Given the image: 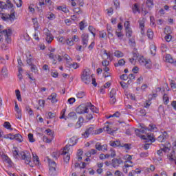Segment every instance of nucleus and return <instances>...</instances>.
I'll list each match as a JSON object with an SVG mask.
<instances>
[{
	"mask_svg": "<svg viewBox=\"0 0 176 176\" xmlns=\"http://www.w3.org/2000/svg\"><path fill=\"white\" fill-rule=\"evenodd\" d=\"M12 152L15 159L19 157L21 160H25V164H30L31 163V153L28 151H21L19 154L17 150H14Z\"/></svg>",
	"mask_w": 176,
	"mask_h": 176,
	"instance_id": "1",
	"label": "nucleus"
},
{
	"mask_svg": "<svg viewBox=\"0 0 176 176\" xmlns=\"http://www.w3.org/2000/svg\"><path fill=\"white\" fill-rule=\"evenodd\" d=\"M80 79L85 85H90L91 82V75L90 74V69H84L81 73Z\"/></svg>",
	"mask_w": 176,
	"mask_h": 176,
	"instance_id": "2",
	"label": "nucleus"
},
{
	"mask_svg": "<svg viewBox=\"0 0 176 176\" xmlns=\"http://www.w3.org/2000/svg\"><path fill=\"white\" fill-rule=\"evenodd\" d=\"M10 35H12V30L11 29H5L3 31L0 32V42L3 41V36L6 38L5 42L7 43H11L12 39L10 38Z\"/></svg>",
	"mask_w": 176,
	"mask_h": 176,
	"instance_id": "3",
	"label": "nucleus"
},
{
	"mask_svg": "<svg viewBox=\"0 0 176 176\" xmlns=\"http://www.w3.org/2000/svg\"><path fill=\"white\" fill-rule=\"evenodd\" d=\"M16 12H14V9L11 10L10 14H3L1 16L2 20L4 21H10V23H13L14 20H16V15L14 14Z\"/></svg>",
	"mask_w": 176,
	"mask_h": 176,
	"instance_id": "4",
	"label": "nucleus"
},
{
	"mask_svg": "<svg viewBox=\"0 0 176 176\" xmlns=\"http://www.w3.org/2000/svg\"><path fill=\"white\" fill-rule=\"evenodd\" d=\"M138 61L140 65H144L147 69H151L152 67V61H151V60L145 59L144 56L139 57Z\"/></svg>",
	"mask_w": 176,
	"mask_h": 176,
	"instance_id": "5",
	"label": "nucleus"
},
{
	"mask_svg": "<svg viewBox=\"0 0 176 176\" xmlns=\"http://www.w3.org/2000/svg\"><path fill=\"white\" fill-rule=\"evenodd\" d=\"M49 166H50V172L49 174L52 176L56 175V167H57V164H56V162L52 161L50 158L47 159Z\"/></svg>",
	"mask_w": 176,
	"mask_h": 176,
	"instance_id": "6",
	"label": "nucleus"
},
{
	"mask_svg": "<svg viewBox=\"0 0 176 176\" xmlns=\"http://www.w3.org/2000/svg\"><path fill=\"white\" fill-rule=\"evenodd\" d=\"M76 112L78 113V115H83V113H89V108H87V106H86V104H82L79 105L76 109Z\"/></svg>",
	"mask_w": 176,
	"mask_h": 176,
	"instance_id": "7",
	"label": "nucleus"
},
{
	"mask_svg": "<svg viewBox=\"0 0 176 176\" xmlns=\"http://www.w3.org/2000/svg\"><path fill=\"white\" fill-rule=\"evenodd\" d=\"M81 41L82 45V48L85 49L87 47V43H89V34L84 33L81 36Z\"/></svg>",
	"mask_w": 176,
	"mask_h": 176,
	"instance_id": "8",
	"label": "nucleus"
},
{
	"mask_svg": "<svg viewBox=\"0 0 176 176\" xmlns=\"http://www.w3.org/2000/svg\"><path fill=\"white\" fill-rule=\"evenodd\" d=\"M95 148L96 149H97V151H102V152H106L107 151H108V145L107 144L101 145V143L100 142H97L96 144Z\"/></svg>",
	"mask_w": 176,
	"mask_h": 176,
	"instance_id": "9",
	"label": "nucleus"
},
{
	"mask_svg": "<svg viewBox=\"0 0 176 176\" xmlns=\"http://www.w3.org/2000/svg\"><path fill=\"white\" fill-rule=\"evenodd\" d=\"M111 164L114 168L119 167L120 164H123V160L121 158H114L111 160Z\"/></svg>",
	"mask_w": 176,
	"mask_h": 176,
	"instance_id": "10",
	"label": "nucleus"
},
{
	"mask_svg": "<svg viewBox=\"0 0 176 176\" xmlns=\"http://www.w3.org/2000/svg\"><path fill=\"white\" fill-rule=\"evenodd\" d=\"M0 6L2 9H6L8 7L10 9H13V3H12L10 0H7L6 3L3 2L0 3Z\"/></svg>",
	"mask_w": 176,
	"mask_h": 176,
	"instance_id": "11",
	"label": "nucleus"
},
{
	"mask_svg": "<svg viewBox=\"0 0 176 176\" xmlns=\"http://www.w3.org/2000/svg\"><path fill=\"white\" fill-rule=\"evenodd\" d=\"M168 138V135H167V132L164 131L162 135H160L157 138V141H159V142H164L166 140H167Z\"/></svg>",
	"mask_w": 176,
	"mask_h": 176,
	"instance_id": "12",
	"label": "nucleus"
},
{
	"mask_svg": "<svg viewBox=\"0 0 176 176\" xmlns=\"http://www.w3.org/2000/svg\"><path fill=\"white\" fill-rule=\"evenodd\" d=\"M49 58H51V60L56 59L58 61L61 62L63 61V58L60 55H55L54 54L50 52L49 54Z\"/></svg>",
	"mask_w": 176,
	"mask_h": 176,
	"instance_id": "13",
	"label": "nucleus"
},
{
	"mask_svg": "<svg viewBox=\"0 0 176 176\" xmlns=\"http://www.w3.org/2000/svg\"><path fill=\"white\" fill-rule=\"evenodd\" d=\"M45 41L47 42V43H52L54 39L53 34H52V33H50V32L48 30V32H45Z\"/></svg>",
	"mask_w": 176,
	"mask_h": 176,
	"instance_id": "14",
	"label": "nucleus"
},
{
	"mask_svg": "<svg viewBox=\"0 0 176 176\" xmlns=\"http://www.w3.org/2000/svg\"><path fill=\"white\" fill-rule=\"evenodd\" d=\"M142 140H149L152 142H155V138L152 133H147L146 135H142Z\"/></svg>",
	"mask_w": 176,
	"mask_h": 176,
	"instance_id": "15",
	"label": "nucleus"
},
{
	"mask_svg": "<svg viewBox=\"0 0 176 176\" xmlns=\"http://www.w3.org/2000/svg\"><path fill=\"white\" fill-rule=\"evenodd\" d=\"M48 100H50L52 104L57 102V94H56V93H52L51 96L48 97Z\"/></svg>",
	"mask_w": 176,
	"mask_h": 176,
	"instance_id": "16",
	"label": "nucleus"
},
{
	"mask_svg": "<svg viewBox=\"0 0 176 176\" xmlns=\"http://www.w3.org/2000/svg\"><path fill=\"white\" fill-rule=\"evenodd\" d=\"M140 28L141 30L142 35H144L145 34V22L144 21H139Z\"/></svg>",
	"mask_w": 176,
	"mask_h": 176,
	"instance_id": "17",
	"label": "nucleus"
},
{
	"mask_svg": "<svg viewBox=\"0 0 176 176\" xmlns=\"http://www.w3.org/2000/svg\"><path fill=\"white\" fill-rule=\"evenodd\" d=\"M144 129L145 130H148V131H157V127L153 124H150L148 127H144Z\"/></svg>",
	"mask_w": 176,
	"mask_h": 176,
	"instance_id": "18",
	"label": "nucleus"
},
{
	"mask_svg": "<svg viewBox=\"0 0 176 176\" xmlns=\"http://www.w3.org/2000/svg\"><path fill=\"white\" fill-rule=\"evenodd\" d=\"M164 61L169 63L170 64H174V59L170 54H166L164 58Z\"/></svg>",
	"mask_w": 176,
	"mask_h": 176,
	"instance_id": "19",
	"label": "nucleus"
},
{
	"mask_svg": "<svg viewBox=\"0 0 176 176\" xmlns=\"http://www.w3.org/2000/svg\"><path fill=\"white\" fill-rule=\"evenodd\" d=\"M69 146H71V144H67L64 148L63 150L60 151V155H67V153H69Z\"/></svg>",
	"mask_w": 176,
	"mask_h": 176,
	"instance_id": "20",
	"label": "nucleus"
},
{
	"mask_svg": "<svg viewBox=\"0 0 176 176\" xmlns=\"http://www.w3.org/2000/svg\"><path fill=\"white\" fill-rule=\"evenodd\" d=\"M110 146H113V148H116L118 146H120L122 144H120V141L117 140V141H111L110 143Z\"/></svg>",
	"mask_w": 176,
	"mask_h": 176,
	"instance_id": "21",
	"label": "nucleus"
},
{
	"mask_svg": "<svg viewBox=\"0 0 176 176\" xmlns=\"http://www.w3.org/2000/svg\"><path fill=\"white\" fill-rule=\"evenodd\" d=\"M1 158L3 159V160H4V162H6V163H8L10 166H12V160H10V158H9V157H8V155L3 154L1 155Z\"/></svg>",
	"mask_w": 176,
	"mask_h": 176,
	"instance_id": "22",
	"label": "nucleus"
},
{
	"mask_svg": "<svg viewBox=\"0 0 176 176\" xmlns=\"http://www.w3.org/2000/svg\"><path fill=\"white\" fill-rule=\"evenodd\" d=\"M84 120H85V119H83V117H80L78 118V122L76 124V127L77 129H80V127H82V124Z\"/></svg>",
	"mask_w": 176,
	"mask_h": 176,
	"instance_id": "23",
	"label": "nucleus"
},
{
	"mask_svg": "<svg viewBox=\"0 0 176 176\" xmlns=\"http://www.w3.org/2000/svg\"><path fill=\"white\" fill-rule=\"evenodd\" d=\"M103 130L104 131H107L108 134H113L115 133V130L112 129L109 126H106L103 128Z\"/></svg>",
	"mask_w": 176,
	"mask_h": 176,
	"instance_id": "24",
	"label": "nucleus"
},
{
	"mask_svg": "<svg viewBox=\"0 0 176 176\" xmlns=\"http://www.w3.org/2000/svg\"><path fill=\"white\" fill-rule=\"evenodd\" d=\"M120 148H124L125 151H130V149H131V144L130 143L122 144L120 146Z\"/></svg>",
	"mask_w": 176,
	"mask_h": 176,
	"instance_id": "25",
	"label": "nucleus"
},
{
	"mask_svg": "<svg viewBox=\"0 0 176 176\" xmlns=\"http://www.w3.org/2000/svg\"><path fill=\"white\" fill-rule=\"evenodd\" d=\"M132 10L133 12V13H141V10H140V7L138 6V3H135L133 5V7L132 8Z\"/></svg>",
	"mask_w": 176,
	"mask_h": 176,
	"instance_id": "26",
	"label": "nucleus"
},
{
	"mask_svg": "<svg viewBox=\"0 0 176 176\" xmlns=\"http://www.w3.org/2000/svg\"><path fill=\"white\" fill-rule=\"evenodd\" d=\"M126 64V61H124V59H120L118 60V63H116L114 65L115 67H123Z\"/></svg>",
	"mask_w": 176,
	"mask_h": 176,
	"instance_id": "27",
	"label": "nucleus"
},
{
	"mask_svg": "<svg viewBox=\"0 0 176 176\" xmlns=\"http://www.w3.org/2000/svg\"><path fill=\"white\" fill-rule=\"evenodd\" d=\"M169 160L170 162H174V160H175L176 157H175V152L174 151H173L171 152V153L169 154V157H168Z\"/></svg>",
	"mask_w": 176,
	"mask_h": 176,
	"instance_id": "28",
	"label": "nucleus"
},
{
	"mask_svg": "<svg viewBox=\"0 0 176 176\" xmlns=\"http://www.w3.org/2000/svg\"><path fill=\"white\" fill-rule=\"evenodd\" d=\"M46 17L48 19V20H54V19H56V15L52 12H49L46 15Z\"/></svg>",
	"mask_w": 176,
	"mask_h": 176,
	"instance_id": "29",
	"label": "nucleus"
},
{
	"mask_svg": "<svg viewBox=\"0 0 176 176\" xmlns=\"http://www.w3.org/2000/svg\"><path fill=\"white\" fill-rule=\"evenodd\" d=\"M150 51L153 56H155L156 54V46L155 45H151L150 46Z\"/></svg>",
	"mask_w": 176,
	"mask_h": 176,
	"instance_id": "30",
	"label": "nucleus"
},
{
	"mask_svg": "<svg viewBox=\"0 0 176 176\" xmlns=\"http://www.w3.org/2000/svg\"><path fill=\"white\" fill-rule=\"evenodd\" d=\"M147 36L148 39H153V32L152 31V29H148L147 30Z\"/></svg>",
	"mask_w": 176,
	"mask_h": 176,
	"instance_id": "31",
	"label": "nucleus"
},
{
	"mask_svg": "<svg viewBox=\"0 0 176 176\" xmlns=\"http://www.w3.org/2000/svg\"><path fill=\"white\" fill-rule=\"evenodd\" d=\"M163 100H164V104H165V105H167V104H168L170 100L168 98V96L167 95V94H164L163 96Z\"/></svg>",
	"mask_w": 176,
	"mask_h": 176,
	"instance_id": "32",
	"label": "nucleus"
},
{
	"mask_svg": "<svg viewBox=\"0 0 176 176\" xmlns=\"http://www.w3.org/2000/svg\"><path fill=\"white\" fill-rule=\"evenodd\" d=\"M77 143H78V140L75 139V138H72L69 140L70 146H74V145H76Z\"/></svg>",
	"mask_w": 176,
	"mask_h": 176,
	"instance_id": "33",
	"label": "nucleus"
},
{
	"mask_svg": "<svg viewBox=\"0 0 176 176\" xmlns=\"http://www.w3.org/2000/svg\"><path fill=\"white\" fill-rule=\"evenodd\" d=\"M69 118H71L74 120H76L78 119V116H76V113L75 112H71L68 115Z\"/></svg>",
	"mask_w": 176,
	"mask_h": 176,
	"instance_id": "34",
	"label": "nucleus"
},
{
	"mask_svg": "<svg viewBox=\"0 0 176 176\" xmlns=\"http://www.w3.org/2000/svg\"><path fill=\"white\" fill-rule=\"evenodd\" d=\"M116 35L120 39H123L124 34L120 30H116Z\"/></svg>",
	"mask_w": 176,
	"mask_h": 176,
	"instance_id": "35",
	"label": "nucleus"
},
{
	"mask_svg": "<svg viewBox=\"0 0 176 176\" xmlns=\"http://www.w3.org/2000/svg\"><path fill=\"white\" fill-rule=\"evenodd\" d=\"M9 43H8V42L3 43V44H1V49L3 50H8V49H9Z\"/></svg>",
	"mask_w": 176,
	"mask_h": 176,
	"instance_id": "36",
	"label": "nucleus"
},
{
	"mask_svg": "<svg viewBox=\"0 0 176 176\" xmlns=\"http://www.w3.org/2000/svg\"><path fill=\"white\" fill-rule=\"evenodd\" d=\"M14 140L18 141L19 142H23V136H21L20 134H16Z\"/></svg>",
	"mask_w": 176,
	"mask_h": 176,
	"instance_id": "37",
	"label": "nucleus"
},
{
	"mask_svg": "<svg viewBox=\"0 0 176 176\" xmlns=\"http://www.w3.org/2000/svg\"><path fill=\"white\" fill-rule=\"evenodd\" d=\"M1 75L3 76V78H8V69H6V68L5 67L2 68Z\"/></svg>",
	"mask_w": 176,
	"mask_h": 176,
	"instance_id": "38",
	"label": "nucleus"
},
{
	"mask_svg": "<svg viewBox=\"0 0 176 176\" xmlns=\"http://www.w3.org/2000/svg\"><path fill=\"white\" fill-rule=\"evenodd\" d=\"M57 10H61L62 12H64V13H68V12H69V10L67 8H66L65 7H63V6H58Z\"/></svg>",
	"mask_w": 176,
	"mask_h": 176,
	"instance_id": "39",
	"label": "nucleus"
},
{
	"mask_svg": "<svg viewBox=\"0 0 176 176\" xmlns=\"http://www.w3.org/2000/svg\"><path fill=\"white\" fill-rule=\"evenodd\" d=\"M3 126L6 129H8V130H13V129H12V125H10V122H5L3 124Z\"/></svg>",
	"mask_w": 176,
	"mask_h": 176,
	"instance_id": "40",
	"label": "nucleus"
},
{
	"mask_svg": "<svg viewBox=\"0 0 176 176\" xmlns=\"http://www.w3.org/2000/svg\"><path fill=\"white\" fill-rule=\"evenodd\" d=\"M131 35H133V30H131V28L126 29V36H128V38H131Z\"/></svg>",
	"mask_w": 176,
	"mask_h": 176,
	"instance_id": "41",
	"label": "nucleus"
},
{
	"mask_svg": "<svg viewBox=\"0 0 176 176\" xmlns=\"http://www.w3.org/2000/svg\"><path fill=\"white\" fill-rule=\"evenodd\" d=\"M114 56L116 57L120 58V57H123L124 54H123V52H122L120 51H116L114 52Z\"/></svg>",
	"mask_w": 176,
	"mask_h": 176,
	"instance_id": "42",
	"label": "nucleus"
},
{
	"mask_svg": "<svg viewBox=\"0 0 176 176\" xmlns=\"http://www.w3.org/2000/svg\"><path fill=\"white\" fill-rule=\"evenodd\" d=\"M15 93H16V98H17L18 101H22L21 94H20V90L16 89L15 91Z\"/></svg>",
	"mask_w": 176,
	"mask_h": 176,
	"instance_id": "43",
	"label": "nucleus"
},
{
	"mask_svg": "<svg viewBox=\"0 0 176 176\" xmlns=\"http://www.w3.org/2000/svg\"><path fill=\"white\" fill-rule=\"evenodd\" d=\"M141 129H139L140 132L142 133V134H146V133L148 131V130L145 129V127H147L146 126L142 124L141 125Z\"/></svg>",
	"mask_w": 176,
	"mask_h": 176,
	"instance_id": "44",
	"label": "nucleus"
},
{
	"mask_svg": "<svg viewBox=\"0 0 176 176\" xmlns=\"http://www.w3.org/2000/svg\"><path fill=\"white\" fill-rule=\"evenodd\" d=\"M76 96H77L78 98H83L85 97V96H86V93H85V91H79V92H78Z\"/></svg>",
	"mask_w": 176,
	"mask_h": 176,
	"instance_id": "45",
	"label": "nucleus"
},
{
	"mask_svg": "<svg viewBox=\"0 0 176 176\" xmlns=\"http://www.w3.org/2000/svg\"><path fill=\"white\" fill-rule=\"evenodd\" d=\"M170 148H171V144L170 143L166 144V146H163V152H167V151H170Z\"/></svg>",
	"mask_w": 176,
	"mask_h": 176,
	"instance_id": "46",
	"label": "nucleus"
},
{
	"mask_svg": "<svg viewBox=\"0 0 176 176\" xmlns=\"http://www.w3.org/2000/svg\"><path fill=\"white\" fill-rule=\"evenodd\" d=\"M14 3L16 5L17 8H21L23 5V1L21 0H14Z\"/></svg>",
	"mask_w": 176,
	"mask_h": 176,
	"instance_id": "47",
	"label": "nucleus"
},
{
	"mask_svg": "<svg viewBox=\"0 0 176 176\" xmlns=\"http://www.w3.org/2000/svg\"><path fill=\"white\" fill-rule=\"evenodd\" d=\"M27 63L29 65H34V64H32V56L30 54H29V56H28Z\"/></svg>",
	"mask_w": 176,
	"mask_h": 176,
	"instance_id": "48",
	"label": "nucleus"
},
{
	"mask_svg": "<svg viewBox=\"0 0 176 176\" xmlns=\"http://www.w3.org/2000/svg\"><path fill=\"white\" fill-rule=\"evenodd\" d=\"M25 109L27 112L29 113L30 116H34V111H32V109L30 108L29 106H26Z\"/></svg>",
	"mask_w": 176,
	"mask_h": 176,
	"instance_id": "49",
	"label": "nucleus"
},
{
	"mask_svg": "<svg viewBox=\"0 0 176 176\" xmlns=\"http://www.w3.org/2000/svg\"><path fill=\"white\" fill-rule=\"evenodd\" d=\"M63 159H64V162H65L66 163H68V162H69V159H71L69 153L63 155Z\"/></svg>",
	"mask_w": 176,
	"mask_h": 176,
	"instance_id": "50",
	"label": "nucleus"
},
{
	"mask_svg": "<svg viewBox=\"0 0 176 176\" xmlns=\"http://www.w3.org/2000/svg\"><path fill=\"white\" fill-rule=\"evenodd\" d=\"M67 111V109H63L60 112V119H65L67 120V118H65V112Z\"/></svg>",
	"mask_w": 176,
	"mask_h": 176,
	"instance_id": "51",
	"label": "nucleus"
},
{
	"mask_svg": "<svg viewBox=\"0 0 176 176\" xmlns=\"http://www.w3.org/2000/svg\"><path fill=\"white\" fill-rule=\"evenodd\" d=\"M87 132H88V133H89V135L90 134H96L95 133V131H94V127H89L88 129H86Z\"/></svg>",
	"mask_w": 176,
	"mask_h": 176,
	"instance_id": "52",
	"label": "nucleus"
},
{
	"mask_svg": "<svg viewBox=\"0 0 176 176\" xmlns=\"http://www.w3.org/2000/svg\"><path fill=\"white\" fill-rule=\"evenodd\" d=\"M133 61L134 58H138V56H140V54H138V51H137V49H135V48L133 51Z\"/></svg>",
	"mask_w": 176,
	"mask_h": 176,
	"instance_id": "53",
	"label": "nucleus"
},
{
	"mask_svg": "<svg viewBox=\"0 0 176 176\" xmlns=\"http://www.w3.org/2000/svg\"><path fill=\"white\" fill-rule=\"evenodd\" d=\"M146 6L148 8H153V0H147L146 1Z\"/></svg>",
	"mask_w": 176,
	"mask_h": 176,
	"instance_id": "54",
	"label": "nucleus"
},
{
	"mask_svg": "<svg viewBox=\"0 0 176 176\" xmlns=\"http://www.w3.org/2000/svg\"><path fill=\"white\" fill-rule=\"evenodd\" d=\"M116 96V89H112L110 91V98H113Z\"/></svg>",
	"mask_w": 176,
	"mask_h": 176,
	"instance_id": "55",
	"label": "nucleus"
},
{
	"mask_svg": "<svg viewBox=\"0 0 176 176\" xmlns=\"http://www.w3.org/2000/svg\"><path fill=\"white\" fill-rule=\"evenodd\" d=\"M33 160L36 164H39V157L38 155L33 154Z\"/></svg>",
	"mask_w": 176,
	"mask_h": 176,
	"instance_id": "56",
	"label": "nucleus"
},
{
	"mask_svg": "<svg viewBox=\"0 0 176 176\" xmlns=\"http://www.w3.org/2000/svg\"><path fill=\"white\" fill-rule=\"evenodd\" d=\"M73 11L77 14H82V10L80 9V8H74Z\"/></svg>",
	"mask_w": 176,
	"mask_h": 176,
	"instance_id": "57",
	"label": "nucleus"
},
{
	"mask_svg": "<svg viewBox=\"0 0 176 176\" xmlns=\"http://www.w3.org/2000/svg\"><path fill=\"white\" fill-rule=\"evenodd\" d=\"M30 66L32 72H34V74H36V72H38V67H36V65H32Z\"/></svg>",
	"mask_w": 176,
	"mask_h": 176,
	"instance_id": "58",
	"label": "nucleus"
},
{
	"mask_svg": "<svg viewBox=\"0 0 176 176\" xmlns=\"http://www.w3.org/2000/svg\"><path fill=\"white\" fill-rule=\"evenodd\" d=\"M88 29H89V31L91 32V34H92L94 36H96V33H94V31H96V29H94V28L91 25H89Z\"/></svg>",
	"mask_w": 176,
	"mask_h": 176,
	"instance_id": "59",
	"label": "nucleus"
},
{
	"mask_svg": "<svg viewBox=\"0 0 176 176\" xmlns=\"http://www.w3.org/2000/svg\"><path fill=\"white\" fill-rule=\"evenodd\" d=\"M28 139L30 142H35V139H34V135L32 133L28 134Z\"/></svg>",
	"mask_w": 176,
	"mask_h": 176,
	"instance_id": "60",
	"label": "nucleus"
},
{
	"mask_svg": "<svg viewBox=\"0 0 176 176\" xmlns=\"http://www.w3.org/2000/svg\"><path fill=\"white\" fill-rule=\"evenodd\" d=\"M164 32L166 35H170V34L171 32V29L170 28V27H166L164 28Z\"/></svg>",
	"mask_w": 176,
	"mask_h": 176,
	"instance_id": "61",
	"label": "nucleus"
},
{
	"mask_svg": "<svg viewBox=\"0 0 176 176\" xmlns=\"http://www.w3.org/2000/svg\"><path fill=\"white\" fill-rule=\"evenodd\" d=\"M15 135H13L12 133H9L8 135H6L4 136V138H9L10 140H14Z\"/></svg>",
	"mask_w": 176,
	"mask_h": 176,
	"instance_id": "62",
	"label": "nucleus"
},
{
	"mask_svg": "<svg viewBox=\"0 0 176 176\" xmlns=\"http://www.w3.org/2000/svg\"><path fill=\"white\" fill-rule=\"evenodd\" d=\"M67 45H69V46L74 45V41L72 38H67L66 40Z\"/></svg>",
	"mask_w": 176,
	"mask_h": 176,
	"instance_id": "63",
	"label": "nucleus"
},
{
	"mask_svg": "<svg viewBox=\"0 0 176 176\" xmlns=\"http://www.w3.org/2000/svg\"><path fill=\"white\" fill-rule=\"evenodd\" d=\"M114 176H123V173L120 172L119 170H117L114 173Z\"/></svg>",
	"mask_w": 176,
	"mask_h": 176,
	"instance_id": "64",
	"label": "nucleus"
}]
</instances>
